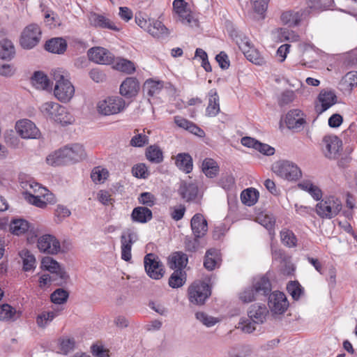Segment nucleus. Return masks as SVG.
<instances>
[{
    "instance_id": "obj_1",
    "label": "nucleus",
    "mask_w": 357,
    "mask_h": 357,
    "mask_svg": "<svg viewBox=\"0 0 357 357\" xmlns=\"http://www.w3.org/2000/svg\"><path fill=\"white\" fill-rule=\"evenodd\" d=\"M52 76L55 81V98L63 103L70 102L75 95V87L70 82L67 73L62 69H56L53 70Z\"/></svg>"
},
{
    "instance_id": "obj_2",
    "label": "nucleus",
    "mask_w": 357,
    "mask_h": 357,
    "mask_svg": "<svg viewBox=\"0 0 357 357\" xmlns=\"http://www.w3.org/2000/svg\"><path fill=\"white\" fill-rule=\"evenodd\" d=\"M40 110L45 116L62 125L71 124L74 121L73 116L64 107L53 101L42 104Z\"/></svg>"
},
{
    "instance_id": "obj_3",
    "label": "nucleus",
    "mask_w": 357,
    "mask_h": 357,
    "mask_svg": "<svg viewBox=\"0 0 357 357\" xmlns=\"http://www.w3.org/2000/svg\"><path fill=\"white\" fill-rule=\"evenodd\" d=\"M126 107L125 100L119 96H109L97 103V112L103 116L117 114Z\"/></svg>"
},
{
    "instance_id": "obj_4",
    "label": "nucleus",
    "mask_w": 357,
    "mask_h": 357,
    "mask_svg": "<svg viewBox=\"0 0 357 357\" xmlns=\"http://www.w3.org/2000/svg\"><path fill=\"white\" fill-rule=\"evenodd\" d=\"M273 172L278 176L287 181H296L302 176L300 168L289 160H280L272 167Z\"/></svg>"
},
{
    "instance_id": "obj_5",
    "label": "nucleus",
    "mask_w": 357,
    "mask_h": 357,
    "mask_svg": "<svg viewBox=\"0 0 357 357\" xmlns=\"http://www.w3.org/2000/svg\"><path fill=\"white\" fill-rule=\"evenodd\" d=\"M342 209L340 200L335 197H326L316 205V213L321 218L331 219Z\"/></svg>"
},
{
    "instance_id": "obj_6",
    "label": "nucleus",
    "mask_w": 357,
    "mask_h": 357,
    "mask_svg": "<svg viewBox=\"0 0 357 357\" xmlns=\"http://www.w3.org/2000/svg\"><path fill=\"white\" fill-rule=\"evenodd\" d=\"M271 291V284L269 280L265 278H261L257 281L254 287L247 289L240 294L239 298L243 303H250L255 299L257 294L266 295Z\"/></svg>"
},
{
    "instance_id": "obj_7",
    "label": "nucleus",
    "mask_w": 357,
    "mask_h": 357,
    "mask_svg": "<svg viewBox=\"0 0 357 357\" xmlns=\"http://www.w3.org/2000/svg\"><path fill=\"white\" fill-rule=\"evenodd\" d=\"M41 31L36 24H31L26 26L22 32L20 45L24 49H31L40 41Z\"/></svg>"
},
{
    "instance_id": "obj_8",
    "label": "nucleus",
    "mask_w": 357,
    "mask_h": 357,
    "mask_svg": "<svg viewBox=\"0 0 357 357\" xmlns=\"http://www.w3.org/2000/svg\"><path fill=\"white\" fill-rule=\"evenodd\" d=\"M211 295L208 284L204 282H194L188 288L189 301L196 305H202Z\"/></svg>"
},
{
    "instance_id": "obj_9",
    "label": "nucleus",
    "mask_w": 357,
    "mask_h": 357,
    "mask_svg": "<svg viewBox=\"0 0 357 357\" xmlns=\"http://www.w3.org/2000/svg\"><path fill=\"white\" fill-rule=\"evenodd\" d=\"M144 264L146 272L150 278L159 280L163 276L162 264L155 255L147 254L144 257Z\"/></svg>"
},
{
    "instance_id": "obj_10",
    "label": "nucleus",
    "mask_w": 357,
    "mask_h": 357,
    "mask_svg": "<svg viewBox=\"0 0 357 357\" xmlns=\"http://www.w3.org/2000/svg\"><path fill=\"white\" fill-rule=\"evenodd\" d=\"M17 133L23 139H36L40 131L31 120L23 119L17 121L15 126Z\"/></svg>"
},
{
    "instance_id": "obj_11",
    "label": "nucleus",
    "mask_w": 357,
    "mask_h": 357,
    "mask_svg": "<svg viewBox=\"0 0 357 357\" xmlns=\"http://www.w3.org/2000/svg\"><path fill=\"white\" fill-rule=\"evenodd\" d=\"M337 102V96L332 91H320L314 105L315 112L319 115Z\"/></svg>"
},
{
    "instance_id": "obj_12",
    "label": "nucleus",
    "mask_w": 357,
    "mask_h": 357,
    "mask_svg": "<svg viewBox=\"0 0 357 357\" xmlns=\"http://www.w3.org/2000/svg\"><path fill=\"white\" fill-rule=\"evenodd\" d=\"M341 141L336 136H326L321 142V149L325 157L335 159L340 155Z\"/></svg>"
},
{
    "instance_id": "obj_13",
    "label": "nucleus",
    "mask_w": 357,
    "mask_h": 357,
    "mask_svg": "<svg viewBox=\"0 0 357 357\" xmlns=\"http://www.w3.org/2000/svg\"><path fill=\"white\" fill-rule=\"evenodd\" d=\"M137 234L132 230L128 229L121 236V259L126 261L131 259V249L134 242L137 240Z\"/></svg>"
},
{
    "instance_id": "obj_14",
    "label": "nucleus",
    "mask_w": 357,
    "mask_h": 357,
    "mask_svg": "<svg viewBox=\"0 0 357 357\" xmlns=\"http://www.w3.org/2000/svg\"><path fill=\"white\" fill-rule=\"evenodd\" d=\"M268 307L274 314L284 313L288 306L289 302L285 294L280 291H274L268 297Z\"/></svg>"
},
{
    "instance_id": "obj_15",
    "label": "nucleus",
    "mask_w": 357,
    "mask_h": 357,
    "mask_svg": "<svg viewBox=\"0 0 357 357\" xmlns=\"http://www.w3.org/2000/svg\"><path fill=\"white\" fill-rule=\"evenodd\" d=\"M173 7L179 17V20L185 25L197 26V20L192 16L191 12L186 8V3L183 0H174Z\"/></svg>"
},
{
    "instance_id": "obj_16",
    "label": "nucleus",
    "mask_w": 357,
    "mask_h": 357,
    "mask_svg": "<svg viewBox=\"0 0 357 357\" xmlns=\"http://www.w3.org/2000/svg\"><path fill=\"white\" fill-rule=\"evenodd\" d=\"M37 245L40 252L50 255L57 254L61 249L59 241L50 234L40 236L38 239Z\"/></svg>"
},
{
    "instance_id": "obj_17",
    "label": "nucleus",
    "mask_w": 357,
    "mask_h": 357,
    "mask_svg": "<svg viewBox=\"0 0 357 357\" xmlns=\"http://www.w3.org/2000/svg\"><path fill=\"white\" fill-rule=\"evenodd\" d=\"M89 60L102 65H108L113 62L114 55L107 49L101 47H95L89 50Z\"/></svg>"
},
{
    "instance_id": "obj_18",
    "label": "nucleus",
    "mask_w": 357,
    "mask_h": 357,
    "mask_svg": "<svg viewBox=\"0 0 357 357\" xmlns=\"http://www.w3.org/2000/svg\"><path fill=\"white\" fill-rule=\"evenodd\" d=\"M91 25L100 29H107L114 31H119L121 29L116 24L104 15L91 13L89 17Z\"/></svg>"
},
{
    "instance_id": "obj_19",
    "label": "nucleus",
    "mask_w": 357,
    "mask_h": 357,
    "mask_svg": "<svg viewBox=\"0 0 357 357\" xmlns=\"http://www.w3.org/2000/svg\"><path fill=\"white\" fill-rule=\"evenodd\" d=\"M285 123L288 128L300 130L306 123L303 112L298 109H291L286 115Z\"/></svg>"
},
{
    "instance_id": "obj_20",
    "label": "nucleus",
    "mask_w": 357,
    "mask_h": 357,
    "mask_svg": "<svg viewBox=\"0 0 357 357\" xmlns=\"http://www.w3.org/2000/svg\"><path fill=\"white\" fill-rule=\"evenodd\" d=\"M41 268L52 273H55L63 281H66L68 278V275L64 269L56 260L50 257H45L42 259Z\"/></svg>"
},
{
    "instance_id": "obj_21",
    "label": "nucleus",
    "mask_w": 357,
    "mask_h": 357,
    "mask_svg": "<svg viewBox=\"0 0 357 357\" xmlns=\"http://www.w3.org/2000/svg\"><path fill=\"white\" fill-rule=\"evenodd\" d=\"M269 314L268 310L264 304L255 303L252 305L248 310V316L255 323L264 324Z\"/></svg>"
},
{
    "instance_id": "obj_22",
    "label": "nucleus",
    "mask_w": 357,
    "mask_h": 357,
    "mask_svg": "<svg viewBox=\"0 0 357 357\" xmlns=\"http://www.w3.org/2000/svg\"><path fill=\"white\" fill-rule=\"evenodd\" d=\"M241 144L244 146L253 148L266 155H272L275 153V149L268 144H263L250 137H244L241 139Z\"/></svg>"
},
{
    "instance_id": "obj_23",
    "label": "nucleus",
    "mask_w": 357,
    "mask_h": 357,
    "mask_svg": "<svg viewBox=\"0 0 357 357\" xmlns=\"http://www.w3.org/2000/svg\"><path fill=\"white\" fill-rule=\"evenodd\" d=\"M190 226L196 238L203 237L208 230L207 221L200 213H197L192 218Z\"/></svg>"
},
{
    "instance_id": "obj_24",
    "label": "nucleus",
    "mask_w": 357,
    "mask_h": 357,
    "mask_svg": "<svg viewBox=\"0 0 357 357\" xmlns=\"http://www.w3.org/2000/svg\"><path fill=\"white\" fill-rule=\"evenodd\" d=\"M174 122L178 128L185 130L195 135L200 137H203L205 135V132L202 129L182 116H175L174 117Z\"/></svg>"
},
{
    "instance_id": "obj_25",
    "label": "nucleus",
    "mask_w": 357,
    "mask_h": 357,
    "mask_svg": "<svg viewBox=\"0 0 357 357\" xmlns=\"http://www.w3.org/2000/svg\"><path fill=\"white\" fill-rule=\"evenodd\" d=\"M139 89L137 79L134 77H128L121 84L120 93L124 97L131 98L137 94Z\"/></svg>"
},
{
    "instance_id": "obj_26",
    "label": "nucleus",
    "mask_w": 357,
    "mask_h": 357,
    "mask_svg": "<svg viewBox=\"0 0 357 357\" xmlns=\"http://www.w3.org/2000/svg\"><path fill=\"white\" fill-rule=\"evenodd\" d=\"M64 149L70 162H78L86 157V152L82 144H74L66 146Z\"/></svg>"
},
{
    "instance_id": "obj_27",
    "label": "nucleus",
    "mask_w": 357,
    "mask_h": 357,
    "mask_svg": "<svg viewBox=\"0 0 357 357\" xmlns=\"http://www.w3.org/2000/svg\"><path fill=\"white\" fill-rule=\"evenodd\" d=\"M175 165L182 172L188 174L193 169L192 158L189 153H180L174 158Z\"/></svg>"
},
{
    "instance_id": "obj_28",
    "label": "nucleus",
    "mask_w": 357,
    "mask_h": 357,
    "mask_svg": "<svg viewBox=\"0 0 357 357\" xmlns=\"http://www.w3.org/2000/svg\"><path fill=\"white\" fill-rule=\"evenodd\" d=\"M305 13V11L303 10L298 11L287 10L282 13L280 20L284 24L295 26L299 24Z\"/></svg>"
},
{
    "instance_id": "obj_29",
    "label": "nucleus",
    "mask_w": 357,
    "mask_h": 357,
    "mask_svg": "<svg viewBox=\"0 0 357 357\" xmlns=\"http://www.w3.org/2000/svg\"><path fill=\"white\" fill-rule=\"evenodd\" d=\"M146 31L157 38H165L169 35V29L160 21L153 19Z\"/></svg>"
},
{
    "instance_id": "obj_30",
    "label": "nucleus",
    "mask_w": 357,
    "mask_h": 357,
    "mask_svg": "<svg viewBox=\"0 0 357 357\" xmlns=\"http://www.w3.org/2000/svg\"><path fill=\"white\" fill-rule=\"evenodd\" d=\"M178 192L183 199L190 202L197 197L198 186L193 183L183 182L180 185Z\"/></svg>"
},
{
    "instance_id": "obj_31",
    "label": "nucleus",
    "mask_w": 357,
    "mask_h": 357,
    "mask_svg": "<svg viewBox=\"0 0 357 357\" xmlns=\"http://www.w3.org/2000/svg\"><path fill=\"white\" fill-rule=\"evenodd\" d=\"M220 111L219 96L215 89H211L208 93V105L206 109V114L210 117L217 116Z\"/></svg>"
},
{
    "instance_id": "obj_32",
    "label": "nucleus",
    "mask_w": 357,
    "mask_h": 357,
    "mask_svg": "<svg viewBox=\"0 0 357 357\" xmlns=\"http://www.w3.org/2000/svg\"><path fill=\"white\" fill-rule=\"evenodd\" d=\"M45 48L54 54H63L67 48V43L62 38H54L46 42Z\"/></svg>"
},
{
    "instance_id": "obj_33",
    "label": "nucleus",
    "mask_w": 357,
    "mask_h": 357,
    "mask_svg": "<svg viewBox=\"0 0 357 357\" xmlns=\"http://www.w3.org/2000/svg\"><path fill=\"white\" fill-rule=\"evenodd\" d=\"M64 148L53 152L47 157V163L52 166H59L70 163Z\"/></svg>"
},
{
    "instance_id": "obj_34",
    "label": "nucleus",
    "mask_w": 357,
    "mask_h": 357,
    "mask_svg": "<svg viewBox=\"0 0 357 357\" xmlns=\"http://www.w3.org/2000/svg\"><path fill=\"white\" fill-rule=\"evenodd\" d=\"M22 188L24 189L26 197L37 195H44V193L47 194L49 191L40 183L31 180L23 182Z\"/></svg>"
},
{
    "instance_id": "obj_35",
    "label": "nucleus",
    "mask_w": 357,
    "mask_h": 357,
    "mask_svg": "<svg viewBox=\"0 0 357 357\" xmlns=\"http://www.w3.org/2000/svg\"><path fill=\"white\" fill-rule=\"evenodd\" d=\"M20 317V312L8 304L0 305V320L9 322L17 320Z\"/></svg>"
},
{
    "instance_id": "obj_36",
    "label": "nucleus",
    "mask_w": 357,
    "mask_h": 357,
    "mask_svg": "<svg viewBox=\"0 0 357 357\" xmlns=\"http://www.w3.org/2000/svg\"><path fill=\"white\" fill-rule=\"evenodd\" d=\"M44 194V195H37L26 197V199L30 204L43 208L46 207L47 203H53L54 202V197L50 191H47V194Z\"/></svg>"
},
{
    "instance_id": "obj_37",
    "label": "nucleus",
    "mask_w": 357,
    "mask_h": 357,
    "mask_svg": "<svg viewBox=\"0 0 357 357\" xmlns=\"http://www.w3.org/2000/svg\"><path fill=\"white\" fill-rule=\"evenodd\" d=\"M151 211L143 206L136 207L133 209L131 218L132 221L140 223H146L152 219Z\"/></svg>"
},
{
    "instance_id": "obj_38",
    "label": "nucleus",
    "mask_w": 357,
    "mask_h": 357,
    "mask_svg": "<svg viewBox=\"0 0 357 357\" xmlns=\"http://www.w3.org/2000/svg\"><path fill=\"white\" fill-rule=\"evenodd\" d=\"M19 256L22 261L23 271L27 272L36 268V259L35 256L27 249L19 252Z\"/></svg>"
},
{
    "instance_id": "obj_39",
    "label": "nucleus",
    "mask_w": 357,
    "mask_h": 357,
    "mask_svg": "<svg viewBox=\"0 0 357 357\" xmlns=\"http://www.w3.org/2000/svg\"><path fill=\"white\" fill-rule=\"evenodd\" d=\"M15 54V49L13 42L8 39L0 40V58L4 60L12 59Z\"/></svg>"
},
{
    "instance_id": "obj_40",
    "label": "nucleus",
    "mask_w": 357,
    "mask_h": 357,
    "mask_svg": "<svg viewBox=\"0 0 357 357\" xmlns=\"http://www.w3.org/2000/svg\"><path fill=\"white\" fill-rule=\"evenodd\" d=\"M202 170L208 178L215 177L219 172V166L212 158H205L202 164Z\"/></svg>"
},
{
    "instance_id": "obj_41",
    "label": "nucleus",
    "mask_w": 357,
    "mask_h": 357,
    "mask_svg": "<svg viewBox=\"0 0 357 357\" xmlns=\"http://www.w3.org/2000/svg\"><path fill=\"white\" fill-rule=\"evenodd\" d=\"M33 86L38 89L49 90L52 89V84L48 77L42 72H36L32 77Z\"/></svg>"
},
{
    "instance_id": "obj_42",
    "label": "nucleus",
    "mask_w": 357,
    "mask_h": 357,
    "mask_svg": "<svg viewBox=\"0 0 357 357\" xmlns=\"http://www.w3.org/2000/svg\"><path fill=\"white\" fill-rule=\"evenodd\" d=\"M298 187L307 192L316 200H319L321 197V190L310 181H303L299 183Z\"/></svg>"
},
{
    "instance_id": "obj_43",
    "label": "nucleus",
    "mask_w": 357,
    "mask_h": 357,
    "mask_svg": "<svg viewBox=\"0 0 357 357\" xmlns=\"http://www.w3.org/2000/svg\"><path fill=\"white\" fill-rule=\"evenodd\" d=\"M29 228V222L23 219L13 220L10 225V231L17 236L22 235L28 231Z\"/></svg>"
},
{
    "instance_id": "obj_44",
    "label": "nucleus",
    "mask_w": 357,
    "mask_h": 357,
    "mask_svg": "<svg viewBox=\"0 0 357 357\" xmlns=\"http://www.w3.org/2000/svg\"><path fill=\"white\" fill-rule=\"evenodd\" d=\"M146 158L151 162L160 163L163 160V155L161 149L155 145L150 146L146 151Z\"/></svg>"
},
{
    "instance_id": "obj_45",
    "label": "nucleus",
    "mask_w": 357,
    "mask_h": 357,
    "mask_svg": "<svg viewBox=\"0 0 357 357\" xmlns=\"http://www.w3.org/2000/svg\"><path fill=\"white\" fill-rule=\"evenodd\" d=\"M259 192L254 188H248L243 190L241 195L242 202L248 206L254 205L258 200Z\"/></svg>"
},
{
    "instance_id": "obj_46",
    "label": "nucleus",
    "mask_w": 357,
    "mask_h": 357,
    "mask_svg": "<svg viewBox=\"0 0 357 357\" xmlns=\"http://www.w3.org/2000/svg\"><path fill=\"white\" fill-rule=\"evenodd\" d=\"M185 273L181 269H176L169 279V285L172 288H178L185 284Z\"/></svg>"
},
{
    "instance_id": "obj_47",
    "label": "nucleus",
    "mask_w": 357,
    "mask_h": 357,
    "mask_svg": "<svg viewBox=\"0 0 357 357\" xmlns=\"http://www.w3.org/2000/svg\"><path fill=\"white\" fill-rule=\"evenodd\" d=\"M114 68L127 74H132L135 71V64L132 61L122 58H118L116 60Z\"/></svg>"
},
{
    "instance_id": "obj_48",
    "label": "nucleus",
    "mask_w": 357,
    "mask_h": 357,
    "mask_svg": "<svg viewBox=\"0 0 357 357\" xmlns=\"http://www.w3.org/2000/svg\"><path fill=\"white\" fill-rule=\"evenodd\" d=\"M243 54L250 61L257 65H262L265 62L259 52L252 45L245 50Z\"/></svg>"
},
{
    "instance_id": "obj_49",
    "label": "nucleus",
    "mask_w": 357,
    "mask_h": 357,
    "mask_svg": "<svg viewBox=\"0 0 357 357\" xmlns=\"http://www.w3.org/2000/svg\"><path fill=\"white\" fill-rule=\"evenodd\" d=\"M162 88V82L153 79L146 80L144 84V90L150 96L158 94Z\"/></svg>"
},
{
    "instance_id": "obj_50",
    "label": "nucleus",
    "mask_w": 357,
    "mask_h": 357,
    "mask_svg": "<svg viewBox=\"0 0 357 357\" xmlns=\"http://www.w3.org/2000/svg\"><path fill=\"white\" fill-rule=\"evenodd\" d=\"M257 325H258V324L255 323L248 316V317H242L240 319L238 324L237 328L245 333H251L256 330Z\"/></svg>"
},
{
    "instance_id": "obj_51",
    "label": "nucleus",
    "mask_w": 357,
    "mask_h": 357,
    "mask_svg": "<svg viewBox=\"0 0 357 357\" xmlns=\"http://www.w3.org/2000/svg\"><path fill=\"white\" fill-rule=\"evenodd\" d=\"M109 172L107 169L101 167H96L92 170L91 178L96 183H102L107 178Z\"/></svg>"
},
{
    "instance_id": "obj_52",
    "label": "nucleus",
    "mask_w": 357,
    "mask_h": 357,
    "mask_svg": "<svg viewBox=\"0 0 357 357\" xmlns=\"http://www.w3.org/2000/svg\"><path fill=\"white\" fill-rule=\"evenodd\" d=\"M58 315V312L49 311L43 312L38 314L36 319L37 324L39 327L45 328L50 321H52Z\"/></svg>"
},
{
    "instance_id": "obj_53",
    "label": "nucleus",
    "mask_w": 357,
    "mask_h": 357,
    "mask_svg": "<svg viewBox=\"0 0 357 357\" xmlns=\"http://www.w3.org/2000/svg\"><path fill=\"white\" fill-rule=\"evenodd\" d=\"M280 236L281 241L284 245L289 248H293L296 245L297 239L291 231L284 229L281 231Z\"/></svg>"
},
{
    "instance_id": "obj_54",
    "label": "nucleus",
    "mask_w": 357,
    "mask_h": 357,
    "mask_svg": "<svg viewBox=\"0 0 357 357\" xmlns=\"http://www.w3.org/2000/svg\"><path fill=\"white\" fill-rule=\"evenodd\" d=\"M196 319L206 327H211L220 321L218 318L208 315L203 312H197L195 314Z\"/></svg>"
},
{
    "instance_id": "obj_55",
    "label": "nucleus",
    "mask_w": 357,
    "mask_h": 357,
    "mask_svg": "<svg viewBox=\"0 0 357 357\" xmlns=\"http://www.w3.org/2000/svg\"><path fill=\"white\" fill-rule=\"evenodd\" d=\"M171 266L173 268H177V269H181L185 267L188 263V258L186 255L181 252L174 253L170 259Z\"/></svg>"
},
{
    "instance_id": "obj_56",
    "label": "nucleus",
    "mask_w": 357,
    "mask_h": 357,
    "mask_svg": "<svg viewBox=\"0 0 357 357\" xmlns=\"http://www.w3.org/2000/svg\"><path fill=\"white\" fill-rule=\"evenodd\" d=\"M75 345V341L74 338L64 337L59 340V349L61 354H68L74 349Z\"/></svg>"
},
{
    "instance_id": "obj_57",
    "label": "nucleus",
    "mask_w": 357,
    "mask_h": 357,
    "mask_svg": "<svg viewBox=\"0 0 357 357\" xmlns=\"http://www.w3.org/2000/svg\"><path fill=\"white\" fill-rule=\"evenodd\" d=\"M217 256V251L214 249L208 250L205 255V259L204 261V267L208 270H213L217 264L215 257Z\"/></svg>"
},
{
    "instance_id": "obj_58",
    "label": "nucleus",
    "mask_w": 357,
    "mask_h": 357,
    "mask_svg": "<svg viewBox=\"0 0 357 357\" xmlns=\"http://www.w3.org/2000/svg\"><path fill=\"white\" fill-rule=\"evenodd\" d=\"M287 291L294 300H298L303 294V289L297 281L289 282L287 287Z\"/></svg>"
},
{
    "instance_id": "obj_59",
    "label": "nucleus",
    "mask_w": 357,
    "mask_h": 357,
    "mask_svg": "<svg viewBox=\"0 0 357 357\" xmlns=\"http://www.w3.org/2000/svg\"><path fill=\"white\" fill-rule=\"evenodd\" d=\"M135 135L130 141V145L133 147H142L149 143V137L143 134L138 133V130H135Z\"/></svg>"
},
{
    "instance_id": "obj_60",
    "label": "nucleus",
    "mask_w": 357,
    "mask_h": 357,
    "mask_svg": "<svg viewBox=\"0 0 357 357\" xmlns=\"http://www.w3.org/2000/svg\"><path fill=\"white\" fill-rule=\"evenodd\" d=\"M68 292L63 289H57L51 294V301L55 304H63L67 301Z\"/></svg>"
},
{
    "instance_id": "obj_61",
    "label": "nucleus",
    "mask_w": 357,
    "mask_h": 357,
    "mask_svg": "<svg viewBox=\"0 0 357 357\" xmlns=\"http://www.w3.org/2000/svg\"><path fill=\"white\" fill-rule=\"evenodd\" d=\"M276 33L278 38L281 42L284 40L296 41L298 37L294 31L283 28L278 29Z\"/></svg>"
},
{
    "instance_id": "obj_62",
    "label": "nucleus",
    "mask_w": 357,
    "mask_h": 357,
    "mask_svg": "<svg viewBox=\"0 0 357 357\" xmlns=\"http://www.w3.org/2000/svg\"><path fill=\"white\" fill-rule=\"evenodd\" d=\"M254 11L260 15V18L264 17V13L267 9L269 0H250Z\"/></svg>"
},
{
    "instance_id": "obj_63",
    "label": "nucleus",
    "mask_w": 357,
    "mask_h": 357,
    "mask_svg": "<svg viewBox=\"0 0 357 357\" xmlns=\"http://www.w3.org/2000/svg\"><path fill=\"white\" fill-rule=\"evenodd\" d=\"M231 36L243 52L251 45L250 40L242 33H231Z\"/></svg>"
},
{
    "instance_id": "obj_64",
    "label": "nucleus",
    "mask_w": 357,
    "mask_h": 357,
    "mask_svg": "<svg viewBox=\"0 0 357 357\" xmlns=\"http://www.w3.org/2000/svg\"><path fill=\"white\" fill-rule=\"evenodd\" d=\"M132 173L137 178H146L149 176L148 167L144 163H139L132 167Z\"/></svg>"
}]
</instances>
